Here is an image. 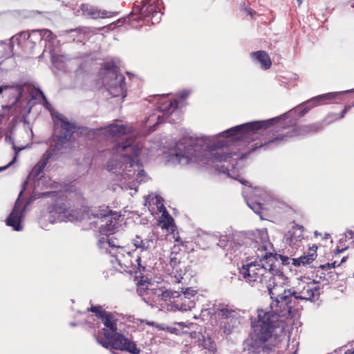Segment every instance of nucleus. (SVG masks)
<instances>
[{"instance_id": "f257e3e1", "label": "nucleus", "mask_w": 354, "mask_h": 354, "mask_svg": "<svg viewBox=\"0 0 354 354\" xmlns=\"http://www.w3.org/2000/svg\"><path fill=\"white\" fill-rule=\"evenodd\" d=\"M274 118L267 121H259L245 123L228 129L217 136L215 142L212 144L208 137H197L187 135L180 139L168 156L167 161L173 165H209L223 173H227L232 178L237 179L230 173L229 166L234 167V162L238 158H243L236 153L233 154L217 149L229 145L234 141L243 140L250 142L254 140L259 135V131L270 126Z\"/></svg>"}, {"instance_id": "f03ea898", "label": "nucleus", "mask_w": 354, "mask_h": 354, "mask_svg": "<svg viewBox=\"0 0 354 354\" xmlns=\"http://www.w3.org/2000/svg\"><path fill=\"white\" fill-rule=\"evenodd\" d=\"M51 154L46 151L41 160L30 171L24 186L34 183L35 192L37 194L50 196L55 203L48 207V220L51 223L67 221H88L91 228H97L102 237L108 238L111 241L110 235L113 234L118 228V219L120 215L109 210L107 207H88L84 206L82 203L75 204L72 196L68 197L56 192H44L39 190L44 187H57L55 183H52L48 176H39L45 167Z\"/></svg>"}, {"instance_id": "7ed1b4c3", "label": "nucleus", "mask_w": 354, "mask_h": 354, "mask_svg": "<svg viewBox=\"0 0 354 354\" xmlns=\"http://www.w3.org/2000/svg\"><path fill=\"white\" fill-rule=\"evenodd\" d=\"M285 286L290 290L291 297L288 296L283 302L272 301L270 309H259L257 321L252 322V338L265 352L281 348L282 342L285 340L283 319L290 315L298 300H311L319 293L314 283H306L302 280L296 290L290 288L288 277Z\"/></svg>"}, {"instance_id": "20e7f679", "label": "nucleus", "mask_w": 354, "mask_h": 354, "mask_svg": "<svg viewBox=\"0 0 354 354\" xmlns=\"http://www.w3.org/2000/svg\"><path fill=\"white\" fill-rule=\"evenodd\" d=\"M288 261V257L281 255H269L247 262L239 268L240 277L252 287L259 289L266 287L273 301L283 302L291 293L285 286L287 277L280 268L281 263Z\"/></svg>"}, {"instance_id": "39448f33", "label": "nucleus", "mask_w": 354, "mask_h": 354, "mask_svg": "<svg viewBox=\"0 0 354 354\" xmlns=\"http://www.w3.org/2000/svg\"><path fill=\"white\" fill-rule=\"evenodd\" d=\"M142 151V145L132 136H128L125 142L118 144L113 149V157L106 165L109 171L118 176L120 187L130 190L131 196L137 192L138 185L149 178L138 159Z\"/></svg>"}, {"instance_id": "423d86ee", "label": "nucleus", "mask_w": 354, "mask_h": 354, "mask_svg": "<svg viewBox=\"0 0 354 354\" xmlns=\"http://www.w3.org/2000/svg\"><path fill=\"white\" fill-rule=\"evenodd\" d=\"M88 310L95 313L96 316L102 319L106 327L96 337L98 344L106 348L127 351L132 354L140 353V349L133 342L118 333V319L115 315L103 310L101 306L91 307Z\"/></svg>"}, {"instance_id": "0eeeda50", "label": "nucleus", "mask_w": 354, "mask_h": 354, "mask_svg": "<svg viewBox=\"0 0 354 354\" xmlns=\"http://www.w3.org/2000/svg\"><path fill=\"white\" fill-rule=\"evenodd\" d=\"M97 245L102 252L109 253L114 258L111 263H117L124 272L137 274L149 269L142 261H136L134 250L130 252L108 238L99 239Z\"/></svg>"}, {"instance_id": "6e6552de", "label": "nucleus", "mask_w": 354, "mask_h": 354, "mask_svg": "<svg viewBox=\"0 0 354 354\" xmlns=\"http://www.w3.org/2000/svg\"><path fill=\"white\" fill-rule=\"evenodd\" d=\"M138 292L143 299L151 306L162 305L161 301L174 305L178 292H171L160 286L158 281L141 280L138 283Z\"/></svg>"}, {"instance_id": "1a4fd4ad", "label": "nucleus", "mask_w": 354, "mask_h": 354, "mask_svg": "<svg viewBox=\"0 0 354 354\" xmlns=\"http://www.w3.org/2000/svg\"><path fill=\"white\" fill-rule=\"evenodd\" d=\"M188 90L183 91L177 98L173 101L166 99V96L162 95L158 98V113L150 115L145 122L146 127L150 131H154L158 123L165 121V118H169L170 115L174 114L178 107L183 106V102L189 95Z\"/></svg>"}, {"instance_id": "9d476101", "label": "nucleus", "mask_w": 354, "mask_h": 354, "mask_svg": "<svg viewBox=\"0 0 354 354\" xmlns=\"http://www.w3.org/2000/svg\"><path fill=\"white\" fill-rule=\"evenodd\" d=\"M39 95L44 100L43 104L44 106L50 111L55 125L61 129V134L59 136L55 145V149L59 151L62 148L61 146L70 140L71 136L76 130V127L73 123L68 121L63 115L51 109L50 104L47 102L41 91H39Z\"/></svg>"}, {"instance_id": "9b49d317", "label": "nucleus", "mask_w": 354, "mask_h": 354, "mask_svg": "<svg viewBox=\"0 0 354 354\" xmlns=\"http://www.w3.org/2000/svg\"><path fill=\"white\" fill-rule=\"evenodd\" d=\"M155 234L150 232L146 237L136 236L133 239V244L136 247L135 257L136 261H142L144 265H147L149 268H152L153 254L150 249L153 245Z\"/></svg>"}, {"instance_id": "f8f14e48", "label": "nucleus", "mask_w": 354, "mask_h": 354, "mask_svg": "<svg viewBox=\"0 0 354 354\" xmlns=\"http://www.w3.org/2000/svg\"><path fill=\"white\" fill-rule=\"evenodd\" d=\"M124 80L123 75L118 73L115 68L108 70L104 77V83L110 94L113 97L121 96L122 99L125 97Z\"/></svg>"}, {"instance_id": "ddd939ff", "label": "nucleus", "mask_w": 354, "mask_h": 354, "mask_svg": "<svg viewBox=\"0 0 354 354\" xmlns=\"http://www.w3.org/2000/svg\"><path fill=\"white\" fill-rule=\"evenodd\" d=\"M196 291L193 288H187L182 293L178 292L176 300L174 301V306L176 310L187 311L195 306V297Z\"/></svg>"}, {"instance_id": "4468645a", "label": "nucleus", "mask_w": 354, "mask_h": 354, "mask_svg": "<svg viewBox=\"0 0 354 354\" xmlns=\"http://www.w3.org/2000/svg\"><path fill=\"white\" fill-rule=\"evenodd\" d=\"M22 192H20L21 196ZM25 206L21 201L20 197L17 200L12 211L6 219V224L13 227L16 231H21L23 229L21 221L24 216Z\"/></svg>"}, {"instance_id": "2eb2a0df", "label": "nucleus", "mask_w": 354, "mask_h": 354, "mask_svg": "<svg viewBox=\"0 0 354 354\" xmlns=\"http://www.w3.org/2000/svg\"><path fill=\"white\" fill-rule=\"evenodd\" d=\"M256 242L259 244L256 253L257 258L268 257L269 255H273L272 253V244L269 241L268 232L266 228L257 230Z\"/></svg>"}, {"instance_id": "dca6fc26", "label": "nucleus", "mask_w": 354, "mask_h": 354, "mask_svg": "<svg viewBox=\"0 0 354 354\" xmlns=\"http://www.w3.org/2000/svg\"><path fill=\"white\" fill-rule=\"evenodd\" d=\"M161 216H160L158 225L161 227V229L165 231L166 234V240H169V236H172L175 242L180 241V236L178 233H176V225L174 224V219L172 217L168 214L167 210H164L162 213H161Z\"/></svg>"}, {"instance_id": "f3484780", "label": "nucleus", "mask_w": 354, "mask_h": 354, "mask_svg": "<svg viewBox=\"0 0 354 354\" xmlns=\"http://www.w3.org/2000/svg\"><path fill=\"white\" fill-rule=\"evenodd\" d=\"M162 1L160 0H147L141 11L147 17H151L152 23H158L160 20Z\"/></svg>"}, {"instance_id": "a211bd4d", "label": "nucleus", "mask_w": 354, "mask_h": 354, "mask_svg": "<svg viewBox=\"0 0 354 354\" xmlns=\"http://www.w3.org/2000/svg\"><path fill=\"white\" fill-rule=\"evenodd\" d=\"M173 253H171L169 266L172 268L169 272V275L174 279L171 281L172 283H178L181 281L183 276L185 274V265L183 264L176 255L172 256Z\"/></svg>"}, {"instance_id": "6ab92c4d", "label": "nucleus", "mask_w": 354, "mask_h": 354, "mask_svg": "<svg viewBox=\"0 0 354 354\" xmlns=\"http://www.w3.org/2000/svg\"><path fill=\"white\" fill-rule=\"evenodd\" d=\"M303 232L302 227L296 225H292L285 234L286 243L293 248H297L304 238Z\"/></svg>"}, {"instance_id": "aec40b11", "label": "nucleus", "mask_w": 354, "mask_h": 354, "mask_svg": "<svg viewBox=\"0 0 354 354\" xmlns=\"http://www.w3.org/2000/svg\"><path fill=\"white\" fill-rule=\"evenodd\" d=\"M145 205L148 207L149 211L152 215L162 213L164 210H166L162 199L154 194H149L145 198Z\"/></svg>"}, {"instance_id": "412c9836", "label": "nucleus", "mask_w": 354, "mask_h": 354, "mask_svg": "<svg viewBox=\"0 0 354 354\" xmlns=\"http://www.w3.org/2000/svg\"><path fill=\"white\" fill-rule=\"evenodd\" d=\"M132 132L131 127L118 122L111 124L105 129V134L108 138L120 137Z\"/></svg>"}, {"instance_id": "4be33fe9", "label": "nucleus", "mask_w": 354, "mask_h": 354, "mask_svg": "<svg viewBox=\"0 0 354 354\" xmlns=\"http://www.w3.org/2000/svg\"><path fill=\"white\" fill-rule=\"evenodd\" d=\"M245 197L250 196L254 199H260L263 201H268L270 198V194L264 188L261 187H252L251 185L245 187L243 191Z\"/></svg>"}, {"instance_id": "5701e85b", "label": "nucleus", "mask_w": 354, "mask_h": 354, "mask_svg": "<svg viewBox=\"0 0 354 354\" xmlns=\"http://www.w3.org/2000/svg\"><path fill=\"white\" fill-rule=\"evenodd\" d=\"M317 247L316 245H313L310 247L307 252V254L300 257L297 259H289L288 261L285 262V263H282L283 265L289 264L290 261H292V263L295 266H300L301 265H306L312 263L317 257Z\"/></svg>"}, {"instance_id": "b1692460", "label": "nucleus", "mask_w": 354, "mask_h": 354, "mask_svg": "<svg viewBox=\"0 0 354 354\" xmlns=\"http://www.w3.org/2000/svg\"><path fill=\"white\" fill-rule=\"evenodd\" d=\"M343 93V92H332V93H328L323 95H320L318 96H316L315 97H313L310 100L307 102V104L308 105L309 109L316 106L319 104H320L322 102L326 101V100H330L332 99H334L337 97L338 95Z\"/></svg>"}, {"instance_id": "393cba45", "label": "nucleus", "mask_w": 354, "mask_h": 354, "mask_svg": "<svg viewBox=\"0 0 354 354\" xmlns=\"http://www.w3.org/2000/svg\"><path fill=\"white\" fill-rule=\"evenodd\" d=\"M198 337V346L203 347L204 349L208 351L209 353L214 354L216 351V345L211 337H205L203 335Z\"/></svg>"}, {"instance_id": "a878e982", "label": "nucleus", "mask_w": 354, "mask_h": 354, "mask_svg": "<svg viewBox=\"0 0 354 354\" xmlns=\"http://www.w3.org/2000/svg\"><path fill=\"white\" fill-rule=\"evenodd\" d=\"M252 56L261 64L262 68L268 69L270 67L272 64L271 60L265 51L252 53Z\"/></svg>"}, {"instance_id": "bb28decb", "label": "nucleus", "mask_w": 354, "mask_h": 354, "mask_svg": "<svg viewBox=\"0 0 354 354\" xmlns=\"http://www.w3.org/2000/svg\"><path fill=\"white\" fill-rule=\"evenodd\" d=\"M30 37H37L39 40L46 39L53 40L55 39V35L48 30H32Z\"/></svg>"}, {"instance_id": "cd10ccee", "label": "nucleus", "mask_w": 354, "mask_h": 354, "mask_svg": "<svg viewBox=\"0 0 354 354\" xmlns=\"http://www.w3.org/2000/svg\"><path fill=\"white\" fill-rule=\"evenodd\" d=\"M86 14L91 16L93 18H98V17L104 18L106 17L105 12H101L100 11H99L95 8H91L88 10Z\"/></svg>"}, {"instance_id": "c85d7f7f", "label": "nucleus", "mask_w": 354, "mask_h": 354, "mask_svg": "<svg viewBox=\"0 0 354 354\" xmlns=\"http://www.w3.org/2000/svg\"><path fill=\"white\" fill-rule=\"evenodd\" d=\"M247 204L255 213H260V210L261 209V205L259 202L252 203L249 201H247Z\"/></svg>"}, {"instance_id": "c756f323", "label": "nucleus", "mask_w": 354, "mask_h": 354, "mask_svg": "<svg viewBox=\"0 0 354 354\" xmlns=\"http://www.w3.org/2000/svg\"><path fill=\"white\" fill-rule=\"evenodd\" d=\"M232 312H230L227 308H222L218 310V315L222 318H228L230 317Z\"/></svg>"}, {"instance_id": "7c9ffc66", "label": "nucleus", "mask_w": 354, "mask_h": 354, "mask_svg": "<svg viewBox=\"0 0 354 354\" xmlns=\"http://www.w3.org/2000/svg\"><path fill=\"white\" fill-rule=\"evenodd\" d=\"M64 57L62 56H60V57H55V56H53L52 57V61L53 62L54 64H57L58 62H62Z\"/></svg>"}, {"instance_id": "2f4dec72", "label": "nucleus", "mask_w": 354, "mask_h": 354, "mask_svg": "<svg viewBox=\"0 0 354 354\" xmlns=\"http://www.w3.org/2000/svg\"><path fill=\"white\" fill-rule=\"evenodd\" d=\"M175 324H177L183 328H184V327L189 328L191 326L193 325L192 323L187 324L185 322H176V323H175Z\"/></svg>"}, {"instance_id": "473e14b6", "label": "nucleus", "mask_w": 354, "mask_h": 354, "mask_svg": "<svg viewBox=\"0 0 354 354\" xmlns=\"http://www.w3.org/2000/svg\"><path fill=\"white\" fill-rule=\"evenodd\" d=\"M156 327L158 328L160 330H165V328L164 327H162L160 326H156ZM166 330L169 331V332H171V333H176V329L174 328L167 327V328H166Z\"/></svg>"}, {"instance_id": "72a5a7b5", "label": "nucleus", "mask_w": 354, "mask_h": 354, "mask_svg": "<svg viewBox=\"0 0 354 354\" xmlns=\"http://www.w3.org/2000/svg\"><path fill=\"white\" fill-rule=\"evenodd\" d=\"M11 88L9 85L0 86V94L3 93L4 90Z\"/></svg>"}, {"instance_id": "f704fd0d", "label": "nucleus", "mask_w": 354, "mask_h": 354, "mask_svg": "<svg viewBox=\"0 0 354 354\" xmlns=\"http://www.w3.org/2000/svg\"><path fill=\"white\" fill-rule=\"evenodd\" d=\"M284 138V136H282V137H277L272 140H271L270 141H269L268 143H273L274 142H277L278 140H283Z\"/></svg>"}, {"instance_id": "c9c22d12", "label": "nucleus", "mask_w": 354, "mask_h": 354, "mask_svg": "<svg viewBox=\"0 0 354 354\" xmlns=\"http://www.w3.org/2000/svg\"><path fill=\"white\" fill-rule=\"evenodd\" d=\"M15 159H16V156H15V157L13 158V160H12L11 162H10L6 165V166H5V167H0V171H2V170H3V169H6V168H7L8 167H9L10 165H11L13 163V162L15 160Z\"/></svg>"}, {"instance_id": "e433bc0d", "label": "nucleus", "mask_w": 354, "mask_h": 354, "mask_svg": "<svg viewBox=\"0 0 354 354\" xmlns=\"http://www.w3.org/2000/svg\"><path fill=\"white\" fill-rule=\"evenodd\" d=\"M346 113V111H345V110L344 109L343 111L341 113L339 117H335V119L344 118Z\"/></svg>"}, {"instance_id": "4c0bfd02", "label": "nucleus", "mask_w": 354, "mask_h": 354, "mask_svg": "<svg viewBox=\"0 0 354 354\" xmlns=\"http://www.w3.org/2000/svg\"><path fill=\"white\" fill-rule=\"evenodd\" d=\"M261 146H263L262 143H261L259 145H257V144H255V145L252 146V150H254V149H257V148H259V147H260Z\"/></svg>"}, {"instance_id": "58836bf2", "label": "nucleus", "mask_w": 354, "mask_h": 354, "mask_svg": "<svg viewBox=\"0 0 354 354\" xmlns=\"http://www.w3.org/2000/svg\"><path fill=\"white\" fill-rule=\"evenodd\" d=\"M344 354H354V348L353 350L347 351Z\"/></svg>"}, {"instance_id": "ea45409f", "label": "nucleus", "mask_w": 354, "mask_h": 354, "mask_svg": "<svg viewBox=\"0 0 354 354\" xmlns=\"http://www.w3.org/2000/svg\"><path fill=\"white\" fill-rule=\"evenodd\" d=\"M346 233H347V234H348V235L351 236V238H352V237H353V232L352 231H347V232H346Z\"/></svg>"}, {"instance_id": "a19ab883", "label": "nucleus", "mask_w": 354, "mask_h": 354, "mask_svg": "<svg viewBox=\"0 0 354 354\" xmlns=\"http://www.w3.org/2000/svg\"><path fill=\"white\" fill-rule=\"evenodd\" d=\"M351 108V106H346L344 108L345 111H348Z\"/></svg>"}, {"instance_id": "79ce46f5", "label": "nucleus", "mask_w": 354, "mask_h": 354, "mask_svg": "<svg viewBox=\"0 0 354 354\" xmlns=\"http://www.w3.org/2000/svg\"><path fill=\"white\" fill-rule=\"evenodd\" d=\"M162 241H163L162 239H157L156 244H159L160 245L161 243V242H162Z\"/></svg>"}, {"instance_id": "37998d69", "label": "nucleus", "mask_w": 354, "mask_h": 354, "mask_svg": "<svg viewBox=\"0 0 354 354\" xmlns=\"http://www.w3.org/2000/svg\"><path fill=\"white\" fill-rule=\"evenodd\" d=\"M147 324L149 326H155V323L154 322H147Z\"/></svg>"}, {"instance_id": "c03bdc74", "label": "nucleus", "mask_w": 354, "mask_h": 354, "mask_svg": "<svg viewBox=\"0 0 354 354\" xmlns=\"http://www.w3.org/2000/svg\"><path fill=\"white\" fill-rule=\"evenodd\" d=\"M239 181L242 183V184H244L245 185L248 182L245 181V180H239Z\"/></svg>"}, {"instance_id": "a18cd8bd", "label": "nucleus", "mask_w": 354, "mask_h": 354, "mask_svg": "<svg viewBox=\"0 0 354 354\" xmlns=\"http://www.w3.org/2000/svg\"><path fill=\"white\" fill-rule=\"evenodd\" d=\"M85 8H87V6H82V10H83L84 12H86Z\"/></svg>"}, {"instance_id": "49530a36", "label": "nucleus", "mask_w": 354, "mask_h": 354, "mask_svg": "<svg viewBox=\"0 0 354 354\" xmlns=\"http://www.w3.org/2000/svg\"><path fill=\"white\" fill-rule=\"evenodd\" d=\"M297 1L298 2L299 5H300L301 3V2H302V0H297Z\"/></svg>"}, {"instance_id": "de8ad7c7", "label": "nucleus", "mask_w": 354, "mask_h": 354, "mask_svg": "<svg viewBox=\"0 0 354 354\" xmlns=\"http://www.w3.org/2000/svg\"><path fill=\"white\" fill-rule=\"evenodd\" d=\"M194 318L195 319H198V317H197L196 315H194Z\"/></svg>"}, {"instance_id": "09e8293b", "label": "nucleus", "mask_w": 354, "mask_h": 354, "mask_svg": "<svg viewBox=\"0 0 354 354\" xmlns=\"http://www.w3.org/2000/svg\"><path fill=\"white\" fill-rule=\"evenodd\" d=\"M295 306H297V304H296ZM295 307H296V306H295L292 310L295 309V310H297V308H295Z\"/></svg>"}, {"instance_id": "8fccbe9b", "label": "nucleus", "mask_w": 354, "mask_h": 354, "mask_svg": "<svg viewBox=\"0 0 354 354\" xmlns=\"http://www.w3.org/2000/svg\"><path fill=\"white\" fill-rule=\"evenodd\" d=\"M315 235L317 236V232H315Z\"/></svg>"}, {"instance_id": "3c124183", "label": "nucleus", "mask_w": 354, "mask_h": 354, "mask_svg": "<svg viewBox=\"0 0 354 354\" xmlns=\"http://www.w3.org/2000/svg\"><path fill=\"white\" fill-rule=\"evenodd\" d=\"M248 14H249V15H252L251 11H249Z\"/></svg>"}]
</instances>
